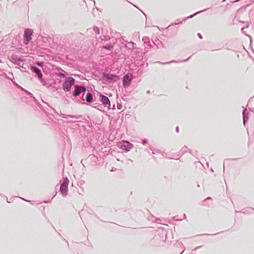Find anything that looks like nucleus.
<instances>
[{
	"label": "nucleus",
	"instance_id": "f257e3e1",
	"mask_svg": "<svg viewBox=\"0 0 254 254\" xmlns=\"http://www.w3.org/2000/svg\"><path fill=\"white\" fill-rule=\"evenodd\" d=\"M208 8H206V9H205L204 10H200L199 11H198V12H195L194 14H192V15H190V16H188V17H187L186 18H185L182 21H181V22H178V23H175L174 24H171L170 25H169L167 28H165V29H167L168 30H175V29H173V28L176 26V25H179V24H181L182 23V22L183 21H185L186 20H187V19H189V18H193L194 16L197 15L199 13H200L201 12H204L205 11H206L207 10H208Z\"/></svg>",
	"mask_w": 254,
	"mask_h": 254
},
{
	"label": "nucleus",
	"instance_id": "f03ea898",
	"mask_svg": "<svg viewBox=\"0 0 254 254\" xmlns=\"http://www.w3.org/2000/svg\"><path fill=\"white\" fill-rule=\"evenodd\" d=\"M74 79L69 77L65 79V81L63 84V88L65 92H68L70 90L71 86L74 84Z\"/></svg>",
	"mask_w": 254,
	"mask_h": 254
},
{
	"label": "nucleus",
	"instance_id": "7ed1b4c3",
	"mask_svg": "<svg viewBox=\"0 0 254 254\" xmlns=\"http://www.w3.org/2000/svg\"><path fill=\"white\" fill-rule=\"evenodd\" d=\"M68 183L69 181L66 178L61 185L60 191L64 195H66L67 192Z\"/></svg>",
	"mask_w": 254,
	"mask_h": 254
},
{
	"label": "nucleus",
	"instance_id": "20e7f679",
	"mask_svg": "<svg viewBox=\"0 0 254 254\" xmlns=\"http://www.w3.org/2000/svg\"><path fill=\"white\" fill-rule=\"evenodd\" d=\"M119 147L126 151H129L132 147V145L127 141H123L119 144Z\"/></svg>",
	"mask_w": 254,
	"mask_h": 254
},
{
	"label": "nucleus",
	"instance_id": "39448f33",
	"mask_svg": "<svg viewBox=\"0 0 254 254\" xmlns=\"http://www.w3.org/2000/svg\"><path fill=\"white\" fill-rule=\"evenodd\" d=\"M133 78V76L131 74H127L124 77L123 79V85L125 87H128L130 85L131 81Z\"/></svg>",
	"mask_w": 254,
	"mask_h": 254
},
{
	"label": "nucleus",
	"instance_id": "423d86ee",
	"mask_svg": "<svg viewBox=\"0 0 254 254\" xmlns=\"http://www.w3.org/2000/svg\"><path fill=\"white\" fill-rule=\"evenodd\" d=\"M100 100L105 106L107 107L110 106V102L106 96L100 95Z\"/></svg>",
	"mask_w": 254,
	"mask_h": 254
},
{
	"label": "nucleus",
	"instance_id": "0eeeda50",
	"mask_svg": "<svg viewBox=\"0 0 254 254\" xmlns=\"http://www.w3.org/2000/svg\"><path fill=\"white\" fill-rule=\"evenodd\" d=\"M85 91V88L82 86H75V89L73 92V95L74 96H78L82 91L84 92Z\"/></svg>",
	"mask_w": 254,
	"mask_h": 254
},
{
	"label": "nucleus",
	"instance_id": "6e6552de",
	"mask_svg": "<svg viewBox=\"0 0 254 254\" xmlns=\"http://www.w3.org/2000/svg\"><path fill=\"white\" fill-rule=\"evenodd\" d=\"M119 77L118 76H116V75H112V74H106L104 76V79L106 80V81H107V80H114L115 81L119 80Z\"/></svg>",
	"mask_w": 254,
	"mask_h": 254
},
{
	"label": "nucleus",
	"instance_id": "1a4fd4ad",
	"mask_svg": "<svg viewBox=\"0 0 254 254\" xmlns=\"http://www.w3.org/2000/svg\"><path fill=\"white\" fill-rule=\"evenodd\" d=\"M32 33H25L24 35V41L25 44H27L28 43L31 39Z\"/></svg>",
	"mask_w": 254,
	"mask_h": 254
},
{
	"label": "nucleus",
	"instance_id": "9d476101",
	"mask_svg": "<svg viewBox=\"0 0 254 254\" xmlns=\"http://www.w3.org/2000/svg\"><path fill=\"white\" fill-rule=\"evenodd\" d=\"M31 70L37 74L39 77L41 78L42 76V74L40 70L36 66H32Z\"/></svg>",
	"mask_w": 254,
	"mask_h": 254
},
{
	"label": "nucleus",
	"instance_id": "9b49d317",
	"mask_svg": "<svg viewBox=\"0 0 254 254\" xmlns=\"http://www.w3.org/2000/svg\"><path fill=\"white\" fill-rule=\"evenodd\" d=\"M86 99L87 102H91L92 100V95L91 93H88L86 95Z\"/></svg>",
	"mask_w": 254,
	"mask_h": 254
},
{
	"label": "nucleus",
	"instance_id": "f8f14e48",
	"mask_svg": "<svg viewBox=\"0 0 254 254\" xmlns=\"http://www.w3.org/2000/svg\"><path fill=\"white\" fill-rule=\"evenodd\" d=\"M104 48L108 50H112L113 49V46L110 45H106L104 47Z\"/></svg>",
	"mask_w": 254,
	"mask_h": 254
},
{
	"label": "nucleus",
	"instance_id": "ddd939ff",
	"mask_svg": "<svg viewBox=\"0 0 254 254\" xmlns=\"http://www.w3.org/2000/svg\"><path fill=\"white\" fill-rule=\"evenodd\" d=\"M93 30L94 32H99V28L97 26H94Z\"/></svg>",
	"mask_w": 254,
	"mask_h": 254
},
{
	"label": "nucleus",
	"instance_id": "4468645a",
	"mask_svg": "<svg viewBox=\"0 0 254 254\" xmlns=\"http://www.w3.org/2000/svg\"><path fill=\"white\" fill-rule=\"evenodd\" d=\"M24 32H33V30L31 29L25 28V29H24Z\"/></svg>",
	"mask_w": 254,
	"mask_h": 254
},
{
	"label": "nucleus",
	"instance_id": "2eb2a0df",
	"mask_svg": "<svg viewBox=\"0 0 254 254\" xmlns=\"http://www.w3.org/2000/svg\"><path fill=\"white\" fill-rule=\"evenodd\" d=\"M152 28H153V29L152 30L153 31H156L157 29H158L159 30H160V29L157 26H153Z\"/></svg>",
	"mask_w": 254,
	"mask_h": 254
},
{
	"label": "nucleus",
	"instance_id": "dca6fc26",
	"mask_svg": "<svg viewBox=\"0 0 254 254\" xmlns=\"http://www.w3.org/2000/svg\"><path fill=\"white\" fill-rule=\"evenodd\" d=\"M246 8V6L245 7H241L240 8H239L238 10V11H240V10H243V9H245Z\"/></svg>",
	"mask_w": 254,
	"mask_h": 254
},
{
	"label": "nucleus",
	"instance_id": "f3484780",
	"mask_svg": "<svg viewBox=\"0 0 254 254\" xmlns=\"http://www.w3.org/2000/svg\"><path fill=\"white\" fill-rule=\"evenodd\" d=\"M37 64V65L41 66L43 64L42 63H38Z\"/></svg>",
	"mask_w": 254,
	"mask_h": 254
},
{
	"label": "nucleus",
	"instance_id": "a211bd4d",
	"mask_svg": "<svg viewBox=\"0 0 254 254\" xmlns=\"http://www.w3.org/2000/svg\"><path fill=\"white\" fill-rule=\"evenodd\" d=\"M60 76H62V77H64L65 76L64 74H63V73H61L60 74Z\"/></svg>",
	"mask_w": 254,
	"mask_h": 254
},
{
	"label": "nucleus",
	"instance_id": "6ab92c4d",
	"mask_svg": "<svg viewBox=\"0 0 254 254\" xmlns=\"http://www.w3.org/2000/svg\"><path fill=\"white\" fill-rule=\"evenodd\" d=\"M198 35L199 36L200 38H202V37L199 33L198 34Z\"/></svg>",
	"mask_w": 254,
	"mask_h": 254
},
{
	"label": "nucleus",
	"instance_id": "aec40b11",
	"mask_svg": "<svg viewBox=\"0 0 254 254\" xmlns=\"http://www.w3.org/2000/svg\"><path fill=\"white\" fill-rule=\"evenodd\" d=\"M244 28H244V27H242V28H241V30H242V31H243V30L244 29Z\"/></svg>",
	"mask_w": 254,
	"mask_h": 254
},
{
	"label": "nucleus",
	"instance_id": "412c9836",
	"mask_svg": "<svg viewBox=\"0 0 254 254\" xmlns=\"http://www.w3.org/2000/svg\"><path fill=\"white\" fill-rule=\"evenodd\" d=\"M90 29V28H89V29H87V31H88V30H89Z\"/></svg>",
	"mask_w": 254,
	"mask_h": 254
}]
</instances>
